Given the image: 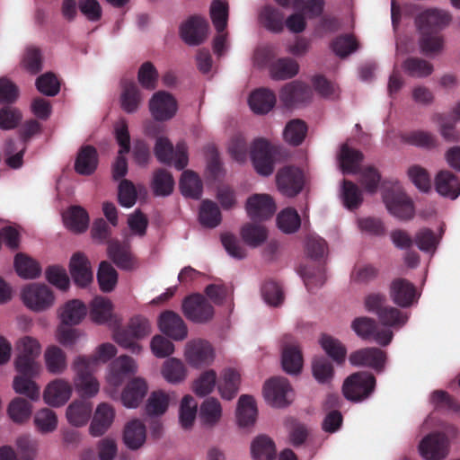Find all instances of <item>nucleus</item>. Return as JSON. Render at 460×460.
<instances>
[{"instance_id":"1","label":"nucleus","mask_w":460,"mask_h":460,"mask_svg":"<svg viewBox=\"0 0 460 460\" xmlns=\"http://www.w3.org/2000/svg\"><path fill=\"white\" fill-rule=\"evenodd\" d=\"M18 350L14 362L18 376L13 379V389L15 393L36 401L40 397V387L34 378L40 370V365L37 360L40 354V345L36 339L25 336L20 339Z\"/></svg>"},{"instance_id":"2","label":"nucleus","mask_w":460,"mask_h":460,"mask_svg":"<svg viewBox=\"0 0 460 460\" xmlns=\"http://www.w3.org/2000/svg\"><path fill=\"white\" fill-rule=\"evenodd\" d=\"M116 347L111 343H103L93 356H78L73 364L75 372L74 380L76 391L83 397H93L99 392L100 385L93 376V371L99 362H107L116 355Z\"/></svg>"},{"instance_id":"3","label":"nucleus","mask_w":460,"mask_h":460,"mask_svg":"<svg viewBox=\"0 0 460 460\" xmlns=\"http://www.w3.org/2000/svg\"><path fill=\"white\" fill-rule=\"evenodd\" d=\"M150 331L149 321L141 315H137L130 319L126 329L115 332L114 339L119 346L137 354L141 350V346L135 339L144 338L150 333Z\"/></svg>"},{"instance_id":"4","label":"nucleus","mask_w":460,"mask_h":460,"mask_svg":"<svg viewBox=\"0 0 460 460\" xmlns=\"http://www.w3.org/2000/svg\"><path fill=\"white\" fill-rule=\"evenodd\" d=\"M376 383V377L370 372L359 371L354 373L344 381L343 394L351 402H362L372 394Z\"/></svg>"},{"instance_id":"5","label":"nucleus","mask_w":460,"mask_h":460,"mask_svg":"<svg viewBox=\"0 0 460 460\" xmlns=\"http://www.w3.org/2000/svg\"><path fill=\"white\" fill-rule=\"evenodd\" d=\"M155 155L157 160L165 164H173L177 170H182L188 165V147L185 142H178L175 148L172 142L164 137L156 139Z\"/></svg>"},{"instance_id":"6","label":"nucleus","mask_w":460,"mask_h":460,"mask_svg":"<svg viewBox=\"0 0 460 460\" xmlns=\"http://www.w3.org/2000/svg\"><path fill=\"white\" fill-rule=\"evenodd\" d=\"M351 328L356 334L365 341H373L376 344L385 347L394 338V333L387 328H380L377 322L367 316L355 318Z\"/></svg>"},{"instance_id":"7","label":"nucleus","mask_w":460,"mask_h":460,"mask_svg":"<svg viewBox=\"0 0 460 460\" xmlns=\"http://www.w3.org/2000/svg\"><path fill=\"white\" fill-rule=\"evenodd\" d=\"M279 150L264 138H257L251 147V159L255 171L262 176H269L274 171L276 155Z\"/></svg>"},{"instance_id":"8","label":"nucleus","mask_w":460,"mask_h":460,"mask_svg":"<svg viewBox=\"0 0 460 460\" xmlns=\"http://www.w3.org/2000/svg\"><path fill=\"white\" fill-rule=\"evenodd\" d=\"M22 299L31 310L41 312L53 305L55 297L52 290L47 285L31 283L22 288Z\"/></svg>"},{"instance_id":"9","label":"nucleus","mask_w":460,"mask_h":460,"mask_svg":"<svg viewBox=\"0 0 460 460\" xmlns=\"http://www.w3.org/2000/svg\"><path fill=\"white\" fill-rule=\"evenodd\" d=\"M182 311L187 319L197 323H208L215 314L212 305L201 294L187 296L182 302Z\"/></svg>"},{"instance_id":"10","label":"nucleus","mask_w":460,"mask_h":460,"mask_svg":"<svg viewBox=\"0 0 460 460\" xmlns=\"http://www.w3.org/2000/svg\"><path fill=\"white\" fill-rule=\"evenodd\" d=\"M263 394L268 403L281 408L290 403L292 388L287 378L275 376L264 385Z\"/></svg>"},{"instance_id":"11","label":"nucleus","mask_w":460,"mask_h":460,"mask_svg":"<svg viewBox=\"0 0 460 460\" xmlns=\"http://www.w3.org/2000/svg\"><path fill=\"white\" fill-rule=\"evenodd\" d=\"M388 211L401 220H409L414 216L412 200L405 192L397 189L385 191L383 196Z\"/></svg>"},{"instance_id":"12","label":"nucleus","mask_w":460,"mask_h":460,"mask_svg":"<svg viewBox=\"0 0 460 460\" xmlns=\"http://www.w3.org/2000/svg\"><path fill=\"white\" fill-rule=\"evenodd\" d=\"M419 451L425 460H443L449 452L448 438L444 433H430L421 439Z\"/></svg>"},{"instance_id":"13","label":"nucleus","mask_w":460,"mask_h":460,"mask_svg":"<svg viewBox=\"0 0 460 460\" xmlns=\"http://www.w3.org/2000/svg\"><path fill=\"white\" fill-rule=\"evenodd\" d=\"M279 190L287 197H295L301 192L305 184L303 172L295 166H285L276 175Z\"/></svg>"},{"instance_id":"14","label":"nucleus","mask_w":460,"mask_h":460,"mask_svg":"<svg viewBox=\"0 0 460 460\" xmlns=\"http://www.w3.org/2000/svg\"><path fill=\"white\" fill-rule=\"evenodd\" d=\"M386 353L376 347L363 348L350 353L349 360L355 367H369L381 373L386 362Z\"/></svg>"},{"instance_id":"15","label":"nucleus","mask_w":460,"mask_h":460,"mask_svg":"<svg viewBox=\"0 0 460 460\" xmlns=\"http://www.w3.org/2000/svg\"><path fill=\"white\" fill-rule=\"evenodd\" d=\"M149 110L155 120L165 121L171 119L176 114L178 110L177 101L171 93L159 91L150 99Z\"/></svg>"},{"instance_id":"16","label":"nucleus","mask_w":460,"mask_h":460,"mask_svg":"<svg viewBox=\"0 0 460 460\" xmlns=\"http://www.w3.org/2000/svg\"><path fill=\"white\" fill-rule=\"evenodd\" d=\"M451 20L452 16L448 12L434 8L419 14L416 23L420 33L439 32Z\"/></svg>"},{"instance_id":"17","label":"nucleus","mask_w":460,"mask_h":460,"mask_svg":"<svg viewBox=\"0 0 460 460\" xmlns=\"http://www.w3.org/2000/svg\"><path fill=\"white\" fill-rule=\"evenodd\" d=\"M188 363L196 368L209 365L214 359L213 348L209 342L203 340L189 341L185 349Z\"/></svg>"},{"instance_id":"18","label":"nucleus","mask_w":460,"mask_h":460,"mask_svg":"<svg viewBox=\"0 0 460 460\" xmlns=\"http://www.w3.org/2000/svg\"><path fill=\"white\" fill-rule=\"evenodd\" d=\"M246 211L252 220H266L274 215L276 205L268 194H253L247 199Z\"/></svg>"},{"instance_id":"19","label":"nucleus","mask_w":460,"mask_h":460,"mask_svg":"<svg viewBox=\"0 0 460 460\" xmlns=\"http://www.w3.org/2000/svg\"><path fill=\"white\" fill-rule=\"evenodd\" d=\"M208 24L206 19L200 16H191L180 29L181 37L185 43L190 46L199 45L207 37Z\"/></svg>"},{"instance_id":"20","label":"nucleus","mask_w":460,"mask_h":460,"mask_svg":"<svg viewBox=\"0 0 460 460\" xmlns=\"http://www.w3.org/2000/svg\"><path fill=\"white\" fill-rule=\"evenodd\" d=\"M312 96L310 87L301 82L293 81L282 87L279 98L284 106L292 108L307 102Z\"/></svg>"},{"instance_id":"21","label":"nucleus","mask_w":460,"mask_h":460,"mask_svg":"<svg viewBox=\"0 0 460 460\" xmlns=\"http://www.w3.org/2000/svg\"><path fill=\"white\" fill-rule=\"evenodd\" d=\"M158 325L163 333L175 341H181L187 337L186 324L181 317L172 311L162 313L159 316Z\"/></svg>"},{"instance_id":"22","label":"nucleus","mask_w":460,"mask_h":460,"mask_svg":"<svg viewBox=\"0 0 460 460\" xmlns=\"http://www.w3.org/2000/svg\"><path fill=\"white\" fill-rule=\"evenodd\" d=\"M390 296L401 307H409L417 300L415 286L405 279H395L390 285Z\"/></svg>"},{"instance_id":"23","label":"nucleus","mask_w":460,"mask_h":460,"mask_svg":"<svg viewBox=\"0 0 460 460\" xmlns=\"http://www.w3.org/2000/svg\"><path fill=\"white\" fill-rule=\"evenodd\" d=\"M107 252L109 258L118 268L124 270H131L136 268V260L128 243L111 240L108 242Z\"/></svg>"},{"instance_id":"24","label":"nucleus","mask_w":460,"mask_h":460,"mask_svg":"<svg viewBox=\"0 0 460 460\" xmlns=\"http://www.w3.org/2000/svg\"><path fill=\"white\" fill-rule=\"evenodd\" d=\"M115 418V411L107 402L100 403L93 414L89 430L93 437L102 436L111 428Z\"/></svg>"},{"instance_id":"25","label":"nucleus","mask_w":460,"mask_h":460,"mask_svg":"<svg viewBox=\"0 0 460 460\" xmlns=\"http://www.w3.org/2000/svg\"><path fill=\"white\" fill-rule=\"evenodd\" d=\"M72 387L67 381L56 379L50 382L43 394V398L49 405L58 407L64 405L70 398Z\"/></svg>"},{"instance_id":"26","label":"nucleus","mask_w":460,"mask_h":460,"mask_svg":"<svg viewBox=\"0 0 460 460\" xmlns=\"http://www.w3.org/2000/svg\"><path fill=\"white\" fill-rule=\"evenodd\" d=\"M435 188L441 196L456 199L460 195V178L448 170H441L435 177Z\"/></svg>"},{"instance_id":"27","label":"nucleus","mask_w":460,"mask_h":460,"mask_svg":"<svg viewBox=\"0 0 460 460\" xmlns=\"http://www.w3.org/2000/svg\"><path fill=\"white\" fill-rule=\"evenodd\" d=\"M99 155L93 146H83L77 153L75 161V171L80 175H91L97 169Z\"/></svg>"},{"instance_id":"28","label":"nucleus","mask_w":460,"mask_h":460,"mask_svg":"<svg viewBox=\"0 0 460 460\" xmlns=\"http://www.w3.org/2000/svg\"><path fill=\"white\" fill-rule=\"evenodd\" d=\"M70 274L77 286L85 287L93 280V272L88 259L81 252L75 253L70 260Z\"/></svg>"},{"instance_id":"29","label":"nucleus","mask_w":460,"mask_h":460,"mask_svg":"<svg viewBox=\"0 0 460 460\" xmlns=\"http://www.w3.org/2000/svg\"><path fill=\"white\" fill-rule=\"evenodd\" d=\"M142 102V94L137 84L131 80L121 81L120 106L127 113L136 112Z\"/></svg>"},{"instance_id":"30","label":"nucleus","mask_w":460,"mask_h":460,"mask_svg":"<svg viewBox=\"0 0 460 460\" xmlns=\"http://www.w3.org/2000/svg\"><path fill=\"white\" fill-rule=\"evenodd\" d=\"M135 371L136 364L134 359L126 355L120 356L111 364L108 382L113 386H119L125 378Z\"/></svg>"},{"instance_id":"31","label":"nucleus","mask_w":460,"mask_h":460,"mask_svg":"<svg viewBox=\"0 0 460 460\" xmlns=\"http://www.w3.org/2000/svg\"><path fill=\"white\" fill-rule=\"evenodd\" d=\"M147 385L142 378L132 379L121 394V401L128 408H136L142 402L147 393Z\"/></svg>"},{"instance_id":"32","label":"nucleus","mask_w":460,"mask_h":460,"mask_svg":"<svg viewBox=\"0 0 460 460\" xmlns=\"http://www.w3.org/2000/svg\"><path fill=\"white\" fill-rule=\"evenodd\" d=\"M432 121L438 124V132L446 142H460V132L456 129L457 119L453 115L435 113Z\"/></svg>"},{"instance_id":"33","label":"nucleus","mask_w":460,"mask_h":460,"mask_svg":"<svg viewBox=\"0 0 460 460\" xmlns=\"http://www.w3.org/2000/svg\"><path fill=\"white\" fill-rule=\"evenodd\" d=\"M261 24L272 32H281L285 25L284 13L272 5L263 6L259 13Z\"/></svg>"},{"instance_id":"34","label":"nucleus","mask_w":460,"mask_h":460,"mask_svg":"<svg viewBox=\"0 0 460 460\" xmlns=\"http://www.w3.org/2000/svg\"><path fill=\"white\" fill-rule=\"evenodd\" d=\"M146 438V426L141 420L136 419L126 424L123 440L128 448L133 450L138 449L145 443Z\"/></svg>"},{"instance_id":"35","label":"nucleus","mask_w":460,"mask_h":460,"mask_svg":"<svg viewBox=\"0 0 460 460\" xmlns=\"http://www.w3.org/2000/svg\"><path fill=\"white\" fill-rule=\"evenodd\" d=\"M275 93L266 88L253 91L249 97V105L252 111L257 114H266L275 106Z\"/></svg>"},{"instance_id":"36","label":"nucleus","mask_w":460,"mask_h":460,"mask_svg":"<svg viewBox=\"0 0 460 460\" xmlns=\"http://www.w3.org/2000/svg\"><path fill=\"white\" fill-rule=\"evenodd\" d=\"M65 226L74 233H83L89 226V215L80 206H72L63 215Z\"/></svg>"},{"instance_id":"37","label":"nucleus","mask_w":460,"mask_h":460,"mask_svg":"<svg viewBox=\"0 0 460 460\" xmlns=\"http://www.w3.org/2000/svg\"><path fill=\"white\" fill-rule=\"evenodd\" d=\"M93 411V405L86 400H79L72 402L66 409V418L70 424L80 427L89 420Z\"/></svg>"},{"instance_id":"38","label":"nucleus","mask_w":460,"mask_h":460,"mask_svg":"<svg viewBox=\"0 0 460 460\" xmlns=\"http://www.w3.org/2000/svg\"><path fill=\"white\" fill-rule=\"evenodd\" d=\"M257 417V408L252 396L243 394L238 400L236 418L239 426L253 425Z\"/></svg>"},{"instance_id":"39","label":"nucleus","mask_w":460,"mask_h":460,"mask_svg":"<svg viewBox=\"0 0 460 460\" xmlns=\"http://www.w3.org/2000/svg\"><path fill=\"white\" fill-rule=\"evenodd\" d=\"M86 313V306L82 301L78 299L70 300L61 309V322L67 326L76 325L84 318Z\"/></svg>"},{"instance_id":"40","label":"nucleus","mask_w":460,"mask_h":460,"mask_svg":"<svg viewBox=\"0 0 460 460\" xmlns=\"http://www.w3.org/2000/svg\"><path fill=\"white\" fill-rule=\"evenodd\" d=\"M180 189L184 197L199 199L202 195L203 184L196 172L186 170L181 174Z\"/></svg>"},{"instance_id":"41","label":"nucleus","mask_w":460,"mask_h":460,"mask_svg":"<svg viewBox=\"0 0 460 460\" xmlns=\"http://www.w3.org/2000/svg\"><path fill=\"white\" fill-rule=\"evenodd\" d=\"M299 70L297 62L290 58H281L270 66V74L274 80H287L294 77Z\"/></svg>"},{"instance_id":"42","label":"nucleus","mask_w":460,"mask_h":460,"mask_svg":"<svg viewBox=\"0 0 460 460\" xmlns=\"http://www.w3.org/2000/svg\"><path fill=\"white\" fill-rule=\"evenodd\" d=\"M282 367L290 375L300 373L303 367V356L298 346L285 345L282 349Z\"/></svg>"},{"instance_id":"43","label":"nucleus","mask_w":460,"mask_h":460,"mask_svg":"<svg viewBox=\"0 0 460 460\" xmlns=\"http://www.w3.org/2000/svg\"><path fill=\"white\" fill-rule=\"evenodd\" d=\"M252 456L254 460H275L276 447L273 440L265 435L258 436L251 446Z\"/></svg>"},{"instance_id":"44","label":"nucleus","mask_w":460,"mask_h":460,"mask_svg":"<svg viewBox=\"0 0 460 460\" xmlns=\"http://www.w3.org/2000/svg\"><path fill=\"white\" fill-rule=\"evenodd\" d=\"M363 158L364 155L360 151L349 147L347 144L342 145L339 160L341 170L344 173L357 172Z\"/></svg>"},{"instance_id":"45","label":"nucleus","mask_w":460,"mask_h":460,"mask_svg":"<svg viewBox=\"0 0 460 460\" xmlns=\"http://www.w3.org/2000/svg\"><path fill=\"white\" fill-rule=\"evenodd\" d=\"M240 374L233 369H225L218 383V391L222 398L232 400L239 390Z\"/></svg>"},{"instance_id":"46","label":"nucleus","mask_w":460,"mask_h":460,"mask_svg":"<svg viewBox=\"0 0 460 460\" xmlns=\"http://www.w3.org/2000/svg\"><path fill=\"white\" fill-rule=\"evenodd\" d=\"M174 187V180L170 172L159 168L154 172L151 188L155 196H169Z\"/></svg>"},{"instance_id":"47","label":"nucleus","mask_w":460,"mask_h":460,"mask_svg":"<svg viewBox=\"0 0 460 460\" xmlns=\"http://www.w3.org/2000/svg\"><path fill=\"white\" fill-rule=\"evenodd\" d=\"M241 236L243 242L251 247L261 245L268 237L265 226L254 223H247L241 228Z\"/></svg>"},{"instance_id":"48","label":"nucleus","mask_w":460,"mask_h":460,"mask_svg":"<svg viewBox=\"0 0 460 460\" xmlns=\"http://www.w3.org/2000/svg\"><path fill=\"white\" fill-rule=\"evenodd\" d=\"M222 415V408L217 399L209 397L206 399L199 409V418L201 422L208 427L217 424Z\"/></svg>"},{"instance_id":"49","label":"nucleus","mask_w":460,"mask_h":460,"mask_svg":"<svg viewBox=\"0 0 460 460\" xmlns=\"http://www.w3.org/2000/svg\"><path fill=\"white\" fill-rule=\"evenodd\" d=\"M112 316V304L104 297H95L90 305V318L93 322L102 324L111 320Z\"/></svg>"},{"instance_id":"50","label":"nucleus","mask_w":460,"mask_h":460,"mask_svg":"<svg viewBox=\"0 0 460 460\" xmlns=\"http://www.w3.org/2000/svg\"><path fill=\"white\" fill-rule=\"evenodd\" d=\"M14 267L17 274L23 279H36L41 273L39 262L23 253L16 254Z\"/></svg>"},{"instance_id":"51","label":"nucleus","mask_w":460,"mask_h":460,"mask_svg":"<svg viewBox=\"0 0 460 460\" xmlns=\"http://www.w3.org/2000/svg\"><path fill=\"white\" fill-rule=\"evenodd\" d=\"M298 273L303 279L305 287L311 292L321 288L326 280L325 270L323 266H318L316 269L301 266L298 269Z\"/></svg>"},{"instance_id":"52","label":"nucleus","mask_w":460,"mask_h":460,"mask_svg":"<svg viewBox=\"0 0 460 460\" xmlns=\"http://www.w3.org/2000/svg\"><path fill=\"white\" fill-rule=\"evenodd\" d=\"M200 224L208 228H215L221 222V212L217 205L208 199L203 200L199 209Z\"/></svg>"},{"instance_id":"53","label":"nucleus","mask_w":460,"mask_h":460,"mask_svg":"<svg viewBox=\"0 0 460 460\" xmlns=\"http://www.w3.org/2000/svg\"><path fill=\"white\" fill-rule=\"evenodd\" d=\"M341 198L344 206L349 210L358 208L363 202L362 191L349 180L342 181Z\"/></svg>"},{"instance_id":"54","label":"nucleus","mask_w":460,"mask_h":460,"mask_svg":"<svg viewBox=\"0 0 460 460\" xmlns=\"http://www.w3.org/2000/svg\"><path fill=\"white\" fill-rule=\"evenodd\" d=\"M402 68L412 77H427L433 72V65L420 58H408L402 63Z\"/></svg>"},{"instance_id":"55","label":"nucleus","mask_w":460,"mask_h":460,"mask_svg":"<svg viewBox=\"0 0 460 460\" xmlns=\"http://www.w3.org/2000/svg\"><path fill=\"white\" fill-rule=\"evenodd\" d=\"M32 411V406L27 400L16 397L8 406V414L11 420L15 423H23L27 421Z\"/></svg>"},{"instance_id":"56","label":"nucleus","mask_w":460,"mask_h":460,"mask_svg":"<svg viewBox=\"0 0 460 460\" xmlns=\"http://www.w3.org/2000/svg\"><path fill=\"white\" fill-rule=\"evenodd\" d=\"M162 375L167 382L177 384L185 379L186 368L180 359L171 358L164 361Z\"/></svg>"},{"instance_id":"57","label":"nucleus","mask_w":460,"mask_h":460,"mask_svg":"<svg viewBox=\"0 0 460 460\" xmlns=\"http://www.w3.org/2000/svg\"><path fill=\"white\" fill-rule=\"evenodd\" d=\"M279 228L285 234L296 232L301 226V218L295 208L283 209L277 217Z\"/></svg>"},{"instance_id":"58","label":"nucleus","mask_w":460,"mask_h":460,"mask_svg":"<svg viewBox=\"0 0 460 460\" xmlns=\"http://www.w3.org/2000/svg\"><path fill=\"white\" fill-rule=\"evenodd\" d=\"M97 279L102 291L111 292L117 284L118 273L110 262L103 261L100 263Z\"/></svg>"},{"instance_id":"59","label":"nucleus","mask_w":460,"mask_h":460,"mask_svg":"<svg viewBox=\"0 0 460 460\" xmlns=\"http://www.w3.org/2000/svg\"><path fill=\"white\" fill-rule=\"evenodd\" d=\"M170 402L169 394L164 391L151 393L146 404V411L149 416H160L165 413Z\"/></svg>"},{"instance_id":"60","label":"nucleus","mask_w":460,"mask_h":460,"mask_svg":"<svg viewBox=\"0 0 460 460\" xmlns=\"http://www.w3.org/2000/svg\"><path fill=\"white\" fill-rule=\"evenodd\" d=\"M45 360L48 370L53 374H60L66 367L65 352L57 346H51L45 352Z\"/></svg>"},{"instance_id":"61","label":"nucleus","mask_w":460,"mask_h":460,"mask_svg":"<svg viewBox=\"0 0 460 460\" xmlns=\"http://www.w3.org/2000/svg\"><path fill=\"white\" fill-rule=\"evenodd\" d=\"M307 132L306 124L301 119L290 120L284 129L285 140L294 146L302 144Z\"/></svg>"},{"instance_id":"62","label":"nucleus","mask_w":460,"mask_h":460,"mask_svg":"<svg viewBox=\"0 0 460 460\" xmlns=\"http://www.w3.org/2000/svg\"><path fill=\"white\" fill-rule=\"evenodd\" d=\"M408 314L402 313L398 308L387 306L379 313L378 319L385 326L401 328L408 321Z\"/></svg>"},{"instance_id":"63","label":"nucleus","mask_w":460,"mask_h":460,"mask_svg":"<svg viewBox=\"0 0 460 460\" xmlns=\"http://www.w3.org/2000/svg\"><path fill=\"white\" fill-rule=\"evenodd\" d=\"M159 74L155 66L149 61L143 63L137 72V81L140 85L148 91L157 87Z\"/></svg>"},{"instance_id":"64","label":"nucleus","mask_w":460,"mask_h":460,"mask_svg":"<svg viewBox=\"0 0 460 460\" xmlns=\"http://www.w3.org/2000/svg\"><path fill=\"white\" fill-rule=\"evenodd\" d=\"M358 48V43L352 35L344 34L336 37L331 43L332 50L340 58H346Z\"/></svg>"}]
</instances>
